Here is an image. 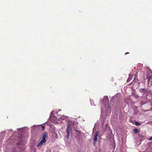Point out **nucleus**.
<instances>
[{"label": "nucleus", "instance_id": "1", "mask_svg": "<svg viewBox=\"0 0 152 152\" xmlns=\"http://www.w3.org/2000/svg\"><path fill=\"white\" fill-rule=\"evenodd\" d=\"M73 122L72 121L69 122L68 123L66 129V132L67 133H70L72 131L71 127L73 125Z\"/></svg>", "mask_w": 152, "mask_h": 152}, {"label": "nucleus", "instance_id": "2", "mask_svg": "<svg viewBox=\"0 0 152 152\" xmlns=\"http://www.w3.org/2000/svg\"><path fill=\"white\" fill-rule=\"evenodd\" d=\"M99 132L98 131L96 132L94 137V142L95 143L97 140V137L98 136Z\"/></svg>", "mask_w": 152, "mask_h": 152}, {"label": "nucleus", "instance_id": "3", "mask_svg": "<svg viewBox=\"0 0 152 152\" xmlns=\"http://www.w3.org/2000/svg\"><path fill=\"white\" fill-rule=\"evenodd\" d=\"M46 139H42L40 141V142H39V143L37 145V147H39V146H40V145H42L43 143L46 142Z\"/></svg>", "mask_w": 152, "mask_h": 152}, {"label": "nucleus", "instance_id": "4", "mask_svg": "<svg viewBox=\"0 0 152 152\" xmlns=\"http://www.w3.org/2000/svg\"><path fill=\"white\" fill-rule=\"evenodd\" d=\"M103 101L104 102L107 103L109 101V99L107 96H104L103 99Z\"/></svg>", "mask_w": 152, "mask_h": 152}, {"label": "nucleus", "instance_id": "5", "mask_svg": "<svg viewBox=\"0 0 152 152\" xmlns=\"http://www.w3.org/2000/svg\"><path fill=\"white\" fill-rule=\"evenodd\" d=\"M48 133L47 132H45L43 134V136L42 137V139H45V138L47 136Z\"/></svg>", "mask_w": 152, "mask_h": 152}, {"label": "nucleus", "instance_id": "6", "mask_svg": "<svg viewBox=\"0 0 152 152\" xmlns=\"http://www.w3.org/2000/svg\"><path fill=\"white\" fill-rule=\"evenodd\" d=\"M135 124L136 126H139L141 125V124H140L139 122L137 121H136L135 122Z\"/></svg>", "mask_w": 152, "mask_h": 152}, {"label": "nucleus", "instance_id": "7", "mask_svg": "<svg viewBox=\"0 0 152 152\" xmlns=\"http://www.w3.org/2000/svg\"><path fill=\"white\" fill-rule=\"evenodd\" d=\"M138 130L137 129H135L134 130V132L135 133H137L138 132Z\"/></svg>", "mask_w": 152, "mask_h": 152}, {"label": "nucleus", "instance_id": "8", "mask_svg": "<svg viewBox=\"0 0 152 152\" xmlns=\"http://www.w3.org/2000/svg\"><path fill=\"white\" fill-rule=\"evenodd\" d=\"M69 134H70V133H67V135L66 136V138L67 139H68V138H69Z\"/></svg>", "mask_w": 152, "mask_h": 152}, {"label": "nucleus", "instance_id": "9", "mask_svg": "<svg viewBox=\"0 0 152 152\" xmlns=\"http://www.w3.org/2000/svg\"><path fill=\"white\" fill-rule=\"evenodd\" d=\"M132 78L129 77L127 79V82H129V81L131 80Z\"/></svg>", "mask_w": 152, "mask_h": 152}, {"label": "nucleus", "instance_id": "10", "mask_svg": "<svg viewBox=\"0 0 152 152\" xmlns=\"http://www.w3.org/2000/svg\"><path fill=\"white\" fill-rule=\"evenodd\" d=\"M42 129L44 130L45 128V126L44 125H42Z\"/></svg>", "mask_w": 152, "mask_h": 152}, {"label": "nucleus", "instance_id": "11", "mask_svg": "<svg viewBox=\"0 0 152 152\" xmlns=\"http://www.w3.org/2000/svg\"><path fill=\"white\" fill-rule=\"evenodd\" d=\"M149 140H152V136H151L149 139Z\"/></svg>", "mask_w": 152, "mask_h": 152}, {"label": "nucleus", "instance_id": "12", "mask_svg": "<svg viewBox=\"0 0 152 152\" xmlns=\"http://www.w3.org/2000/svg\"><path fill=\"white\" fill-rule=\"evenodd\" d=\"M129 53V52H126V53H125V54H128Z\"/></svg>", "mask_w": 152, "mask_h": 152}, {"label": "nucleus", "instance_id": "13", "mask_svg": "<svg viewBox=\"0 0 152 152\" xmlns=\"http://www.w3.org/2000/svg\"><path fill=\"white\" fill-rule=\"evenodd\" d=\"M132 83H129V85L130 86L132 84Z\"/></svg>", "mask_w": 152, "mask_h": 152}]
</instances>
